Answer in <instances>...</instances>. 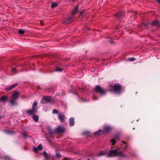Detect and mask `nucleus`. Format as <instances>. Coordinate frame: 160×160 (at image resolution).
<instances>
[{"instance_id":"nucleus-1","label":"nucleus","mask_w":160,"mask_h":160,"mask_svg":"<svg viewBox=\"0 0 160 160\" xmlns=\"http://www.w3.org/2000/svg\"><path fill=\"white\" fill-rule=\"evenodd\" d=\"M107 154V156L110 157H118L122 158L127 157L126 155L122 151H119L118 149L112 150L106 153V152L101 151L98 154V156Z\"/></svg>"},{"instance_id":"nucleus-2","label":"nucleus","mask_w":160,"mask_h":160,"mask_svg":"<svg viewBox=\"0 0 160 160\" xmlns=\"http://www.w3.org/2000/svg\"><path fill=\"white\" fill-rule=\"evenodd\" d=\"M38 102L35 101L33 103L32 109L26 111V113L29 115H35L37 112L38 107H37Z\"/></svg>"},{"instance_id":"nucleus-3","label":"nucleus","mask_w":160,"mask_h":160,"mask_svg":"<svg viewBox=\"0 0 160 160\" xmlns=\"http://www.w3.org/2000/svg\"><path fill=\"white\" fill-rule=\"evenodd\" d=\"M94 90L97 92L100 93L102 95L105 94L106 92V91L104 88H102L98 85L96 86Z\"/></svg>"},{"instance_id":"nucleus-4","label":"nucleus","mask_w":160,"mask_h":160,"mask_svg":"<svg viewBox=\"0 0 160 160\" xmlns=\"http://www.w3.org/2000/svg\"><path fill=\"white\" fill-rule=\"evenodd\" d=\"M113 91L117 93H120L121 90V86L119 84L115 85L113 87Z\"/></svg>"},{"instance_id":"nucleus-5","label":"nucleus","mask_w":160,"mask_h":160,"mask_svg":"<svg viewBox=\"0 0 160 160\" xmlns=\"http://www.w3.org/2000/svg\"><path fill=\"white\" fill-rule=\"evenodd\" d=\"M51 97L49 96L45 97L42 99L41 101V103L42 104L47 103L50 101Z\"/></svg>"},{"instance_id":"nucleus-6","label":"nucleus","mask_w":160,"mask_h":160,"mask_svg":"<svg viewBox=\"0 0 160 160\" xmlns=\"http://www.w3.org/2000/svg\"><path fill=\"white\" fill-rule=\"evenodd\" d=\"M65 130L63 127L59 126L55 129L56 134H58L60 133H63Z\"/></svg>"},{"instance_id":"nucleus-7","label":"nucleus","mask_w":160,"mask_h":160,"mask_svg":"<svg viewBox=\"0 0 160 160\" xmlns=\"http://www.w3.org/2000/svg\"><path fill=\"white\" fill-rule=\"evenodd\" d=\"M74 16H71L65 19L63 21V23L65 24H68L74 20Z\"/></svg>"},{"instance_id":"nucleus-8","label":"nucleus","mask_w":160,"mask_h":160,"mask_svg":"<svg viewBox=\"0 0 160 160\" xmlns=\"http://www.w3.org/2000/svg\"><path fill=\"white\" fill-rule=\"evenodd\" d=\"M58 119L61 122H63L65 121V117L64 114L61 112H60L58 115Z\"/></svg>"},{"instance_id":"nucleus-9","label":"nucleus","mask_w":160,"mask_h":160,"mask_svg":"<svg viewBox=\"0 0 160 160\" xmlns=\"http://www.w3.org/2000/svg\"><path fill=\"white\" fill-rule=\"evenodd\" d=\"M18 84V82H17L15 83L10 86L8 87L5 88V90L7 91L9 90H11L15 87L16 86H17Z\"/></svg>"},{"instance_id":"nucleus-10","label":"nucleus","mask_w":160,"mask_h":160,"mask_svg":"<svg viewBox=\"0 0 160 160\" xmlns=\"http://www.w3.org/2000/svg\"><path fill=\"white\" fill-rule=\"evenodd\" d=\"M124 14L123 12H120L117 13L115 16L120 21L121 18L124 16Z\"/></svg>"},{"instance_id":"nucleus-11","label":"nucleus","mask_w":160,"mask_h":160,"mask_svg":"<svg viewBox=\"0 0 160 160\" xmlns=\"http://www.w3.org/2000/svg\"><path fill=\"white\" fill-rule=\"evenodd\" d=\"M69 122L70 126H73L75 123V119L73 117L70 118L69 120Z\"/></svg>"},{"instance_id":"nucleus-12","label":"nucleus","mask_w":160,"mask_h":160,"mask_svg":"<svg viewBox=\"0 0 160 160\" xmlns=\"http://www.w3.org/2000/svg\"><path fill=\"white\" fill-rule=\"evenodd\" d=\"M8 97L6 96H2L0 98V102H1L4 103L7 102Z\"/></svg>"},{"instance_id":"nucleus-13","label":"nucleus","mask_w":160,"mask_h":160,"mask_svg":"<svg viewBox=\"0 0 160 160\" xmlns=\"http://www.w3.org/2000/svg\"><path fill=\"white\" fill-rule=\"evenodd\" d=\"M19 95V92H16L12 94V98L14 100L16 99Z\"/></svg>"},{"instance_id":"nucleus-14","label":"nucleus","mask_w":160,"mask_h":160,"mask_svg":"<svg viewBox=\"0 0 160 160\" xmlns=\"http://www.w3.org/2000/svg\"><path fill=\"white\" fill-rule=\"evenodd\" d=\"M152 24L158 27H160V23L158 20H156L152 22Z\"/></svg>"},{"instance_id":"nucleus-15","label":"nucleus","mask_w":160,"mask_h":160,"mask_svg":"<svg viewBox=\"0 0 160 160\" xmlns=\"http://www.w3.org/2000/svg\"><path fill=\"white\" fill-rule=\"evenodd\" d=\"M110 129L111 128L109 126H105L103 128L104 132H108L110 130Z\"/></svg>"},{"instance_id":"nucleus-16","label":"nucleus","mask_w":160,"mask_h":160,"mask_svg":"<svg viewBox=\"0 0 160 160\" xmlns=\"http://www.w3.org/2000/svg\"><path fill=\"white\" fill-rule=\"evenodd\" d=\"M47 129L48 130L49 132L51 134H56L55 129L54 131H52V129L50 127H47Z\"/></svg>"},{"instance_id":"nucleus-17","label":"nucleus","mask_w":160,"mask_h":160,"mask_svg":"<svg viewBox=\"0 0 160 160\" xmlns=\"http://www.w3.org/2000/svg\"><path fill=\"white\" fill-rule=\"evenodd\" d=\"M78 12V7H75L73 10L72 13V16H74V15L76 14Z\"/></svg>"},{"instance_id":"nucleus-18","label":"nucleus","mask_w":160,"mask_h":160,"mask_svg":"<svg viewBox=\"0 0 160 160\" xmlns=\"http://www.w3.org/2000/svg\"><path fill=\"white\" fill-rule=\"evenodd\" d=\"M58 6V4L57 3L55 2H53L52 3L51 6L52 8H54Z\"/></svg>"},{"instance_id":"nucleus-19","label":"nucleus","mask_w":160,"mask_h":160,"mask_svg":"<svg viewBox=\"0 0 160 160\" xmlns=\"http://www.w3.org/2000/svg\"><path fill=\"white\" fill-rule=\"evenodd\" d=\"M33 120L35 122H37L38 120V117L36 115H33Z\"/></svg>"},{"instance_id":"nucleus-20","label":"nucleus","mask_w":160,"mask_h":160,"mask_svg":"<svg viewBox=\"0 0 160 160\" xmlns=\"http://www.w3.org/2000/svg\"><path fill=\"white\" fill-rule=\"evenodd\" d=\"M43 155L44 157L46 159H48L49 158V155L45 151L43 152Z\"/></svg>"},{"instance_id":"nucleus-21","label":"nucleus","mask_w":160,"mask_h":160,"mask_svg":"<svg viewBox=\"0 0 160 160\" xmlns=\"http://www.w3.org/2000/svg\"><path fill=\"white\" fill-rule=\"evenodd\" d=\"M15 100L14 99L12 100H11L9 101V102L12 105H14L16 104V102H15Z\"/></svg>"},{"instance_id":"nucleus-22","label":"nucleus","mask_w":160,"mask_h":160,"mask_svg":"<svg viewBox=\"0 0 160 160\" xmlns=\"http://www.w3.org/2000/svg\"><path fill=\"white\" fill-rule=\"evenodd\" d=\"M102 132V131L100 130H98V131L94 132V134L95 135H97L98 134H101V132Z\"/></svg>"},{"instance_id":"nucleus-23","label":"nucleus","mask_w":160,"mask_h":160,"mask_svg":"<svg viewBox=\"0 0 160 160\" xmlns=\"http://www.w3.org/2000/svg\"><path fill=\"white\" fill-rule=\"evenodd\" d=\"M38 150H41L42 149V144H39L37 147Z\"/></svg>"},{"instance_id":"nucleus-24","label":"nucleus","mask_w":160,"mask_h":160,"mask_svg":"<svg viewBox=\"0 0 160 160\" xmlns=\"http://www.w3.org/2000/svg\"><path fill=\"white\" fill-rule=\"evenodd\" d=\"M24 31L22 30V29H20L18 31V33L20 34H23L24 33Z\"/></svg>"},{"instance_id":"nucleus-25","label":"nucleus","mask_w":160,"mask_h":160,"mask_svg":"<svg viewBox=\"0 0 160 160\" xmlns=\"http://www.w3.org/2000/svg\"><path fill=\"white\" fill-rule=\"evenodd\" d=\"M52 113L53 114H58L59 113L58 111L56 109H53L52 111Z\"/></svg>"},{"instance_id":"nucleus-26","label":"nucleus","mask_w":160,"mask_h":160,"mask_svg":"<svg viewBox=\"0 0 160 160\" xmlns=\"http://www.w3.org/2000/svg\"><path fill=\"white\" fill-rule=\"evenodd\" d=\"M129 61H133L135 60V58L133 57L130 58H128Z\"/></svg>"},{"instance_id":"nucleus-27","label":"nucleus","mask_w":160,"mask_h":160,"mask_svg":"<svg viewBox=\"0 0 160 160\" xmlns=\"http://www.w3.org/2000/svg\"><path fill=\"white\" fill-rule=\"evenodd\" d=\"M63 69L60 68H57L56 71L57 72H61L62 71Z\"/></svg>"},{"instance_id":"nucleus-28","label":"nucleus","mask_w":160,"mask_h":160,"mask_svg":"<svg viewBox=\"0 0 160 160\" xmlns=\"http://www.w3.org/2000/svg\"><path fill=\"white\" fill-rule=\"evenodd\" d=\"M56 156L57 158H60L61 157V155L59 153H56Z\"/></svg>"},{"instance_id":"nucleus-29","label":"nucleus","mask_w":160,"mask_h":160,"mask_svg":"<svg viewBox=\"0 0 160 160\" xmlns=\"http://www.w3.org/2000/svg\"><path fill=\"white\" fill-rule=\"evenodd\" d=\"M111 142L113 144V146H114V144L116 143V141L114 139H112L111 141Z\"/></svg>"},{"instance_id":"nucleus-30","label":"nucleus","mask_w":160,"mask_h":160,"mask_svg":"<svg viewBox=\"0 0 160 160\" xmlns=\"http://www.w3.org/2000/svg\"><path fill=\"white\" fill-rule=\"evenodd\" d=\"M114 138L117 140H118L119 138V136L118 135H116L114 136Z\"/></svg>"},{"instance_id":"nucleus-31","label":"nucleus","mask_w":160,"mask_h":160,"mask_svg":"<svg viewBox=\"0 0 160 160\" xmlns=\"http://www.w3.org/2000/svg\"><path fill=\"white\" fill-rule=\"evenodd\" d=\"M38 150L37 147L36 148L34 147L33 148V150L35 152H37L38 151Z\"/></svg>"},{"instance_id":"nucleus-32","label":"nucleus","mask_w":160,"mask_h":160,"mask_svg":"<svg viewBox=\"0 0 160 160\" xmlns=\"http://www.w3.org/2000/svg\"><path fill=\"white\" fill-rule=\"evenodd\" d=\"M157 2L160 5V0H158L157 1Z\"/></svg>"},{"instance_id":"nucleus-33","label":"nucleus","mask_w":160,"mask_h":160,"mask_svg":"<svg viewBox=\"0 0 160 160\" xmlns=\"http://www.w3.org/2000/svg\"><path fill=\"white\" fill-rule=\"evenodd\" d=\"M23 137H26L27 136V134H26V133H24V134H23Z\"/></svg>"},{"instance_id":"nucleus-34","label":"nucleus","mask_w":160,"mask_h":160,"mask_svg":"<svg viewBox=\"0 0 160 160\" xmlns=\"http://www.w3.org/2000/svg\"><path fill=\"white\" fill-rule=\"evenodd\" d=\"M122 142L124 144H126V143L125 142H124L123 141H122Z\"/></svg>"},{"instance_id":"nucleus-35","label":"nucleus","mask_w":160,"mask_h":160,"mask_svg":"<svg viewBox=\"0 0 160 160\" xmlns=\"http://www.w3.org/2000/svg\"><path fill=\"white\" fill-rule=\"evenodd\" d=\"M12 71H13V72H14V71H15V69H12Z\"/></svg>"},{"instance_id":"nucleus-36","label":"nucleus","mask_w":160,"mask_h":160,"mask_svg":"<svg viewBox=\"0 0 160 160\" xmlns=\"http://www.w3.org/2000/svg\"><path fill=\"white\" fill-rule=\"evenodd\" d=\"M127 147V145H126L125 146V148H126Z\"/></svg>"},{"instance_id":"nucleus-37","label":"nucleus","mask_w":160,"mask_h":160,"mask_svg":"<svg viewBox=\"0 0 160 160\" xmlns=\"http://www.w3.org/2000/svg\"><path fill=\"white\" fill-rule=\"evenodd\" d=\"M110 42L111 43H112L113 42V41H110Z\"/></svg>"},{"instance_id":"nucleus-38","label":"nucleus","mask_w":160,"mask_h":160,"mask_svg":"<svg viewBox=\"0 0 160 160\" xmlns=\"http://www.w3.org/2000/svg\"><path fill=\"white\" fill-rule=\"evenodd\" d=\"M38 88H39V86H38Z\"/></svg>"},{"instance_id":"nucleus-39","label":"nucleus","mask_w":160,"mask_h":160,"mask_svg":"<svg viewBox=\"0 0 160 160\" xmlns=\"http://www.w3.org/2000/svg\"><path fill=\"white\" fill-rule=\"evenodd\" d=\"M1 118V116H0V118Z\"/></svg>"},{"instance_id":"nucleus-40","label":"nucleus","mask_w":160,"mask_h":160,"mask_svg":"<svg viewBox=\"0 0 160 160\" xmlns=\"http://www.w3.org/2000/svg\"><path fill=\"white\" fill-rule=\"evenodd\" d=\"M78 160H80V159H78Z\"/></svg>"}]
</instances>
